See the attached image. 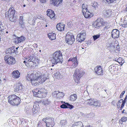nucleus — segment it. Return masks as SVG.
<instances>
[{
  "mask_svg": "<svg viewBox=\"0 0 127 127\" xmlns=\"http://www.w3.org/2000/svg\"><path fill=\"white\" fill-rule=\"evenodd\" d=\"M45 90L44 89H40L37 88L35 89L33 91L34 95L39 98H43L45 96Z\"/></svg>",
  "mask_w": 127,
  "mask_h": 127,
  "instance_id": "4",
  "label": "nucleus"
},
{
  "mask_svg": "<svg viewBox=\"0 0 127 127\" xmlns=\"http://www.w3.org/2000/svg\"><path fill=\"white\" fill-rule=\"evenodd\" d=\"M110 27H111V25H110V24L109 23L108 25H107L105 27V29H107Z\"/></svg>",
  "mask_w": 127,
  "mask_h": 127,
  "instance_id": "49",
  "label": "nucleus"
},
{
  "mask_svg": "<svg viewBox=\"0 0 127 127\" xmlns=\"http://www.w3.org/2000/svg\"><path fill=\"white\" fill-rule=\"evenodd\" d=\"M127 99V95L125 97V98L124 99V100H123V102H126V101Z\"/></svg>",
  "mask_w": 127,
  "mask_h": 127,
  "instance_id": "54",
  "label": "nucleus"
},
{
  "mask_svg": "<svg viewBox=\"0 0 127 127\" xmlns=\"http://www.w3.org/2000/svg\"><path fill=\"white\" fill-rule=\"evenodd\" d=\"M86 33L84 31L81 32L78 34L76 38V40L79 42H81L84 41L86 37Z\"/></svg>",
  "mask_w": 127,
  "mask_h": 127,
  "instance_id": "11",
  "label": "nucleus"
},
{
  "mask_svg": "<svg viewBox=\"0 0 127 127\" xmlns=\"http://www.w3.org/2000/svg\"><path fill=\"white\" fill-rule=\"evenodd\" d=\"M109 71L111 72L112 73L115 72L117 71L118 69L117 67L114 65H112L108 67Z\"/></svg>",
  "mask_w": 127,
  "mask_h": 127,
  "instance_id": "25",
  "label": "nucleus"
},
{
  "mask_svg": "<svg viewBox=\"0 0 127 127\" xmlns=\"http://www.w3.org/2000/svg\"><path fill=\"white\" fill-rule=\"evenodd\" d=\"M124 60H123V59H122V60L121 61V63L120 64V65H122L124 63Z\"/></svg>",
  "mask_w": 127,
  "mask_h": 127,
  "instance_id": "56",
  "label": "nucleus"
},
{
  "mask_svg": "<svg viewBox=\"0 0 127 127\" xmlns=\"http://www.w3.org/2000/svg\"><path fill=\"white\" fill-rule=\"evenodd\" d=\"M47 15L52 20L55 19V15L53 11L50 9H48L47 11Z\"/></svg>",
  "mask_w": 127,
  "mask_h": 127,
  "instance_id": "16",
  "label": "nucleus"
},
{
  "mask_svg": "<svg viewBox=\"0 0 127 127\" xmlns=\"http://www.w3.org/2000/svg\"><path fill=\"white\" fill-rule=\"evenodd\" d=\"M43 123V122L41 121V122H39L37 125V127H44L42 124Z\"/></svg>",
  "mask_w": 127,
  "mask_h": 127,
  "instance_id": "41",
  "label": "nucleus"
},
{
  "mask_svg": "<svg viewBox=\"0 0 127 127\" xmlns=\"http://www.w3.org/2000/svg\"><path fill=\"white\" fill-rule=\"evenodd\" d=\"M67 122L66 120H61L60 122V125L63 126H64L66 125L67 123Z\"/></svg>",
  "mask_w": 127,
  "mask_h": 127,
  "instance_id": "35",
  "label": "nucleus"
},
{
  "mask_svg": "<svg viewBox=\"0 0 127 127\" xmlns=\"http://www.w3.org/2000/svg\"><path fill=\"white\" fill-rule=\"evenodd\" d=\"M82 12H84L86 10H88V6L85 3L83 4L82 5Z\"/></svg>",
  "mask_w": 127,
  "mask_h": 127,
  "instance_id": "34",
  "label": "nucleus"
},
{
  "mask_svg": "<svg viewBox=\"0 0 127 127\" xmlns=\"http://www.w3.org/2000/svg\"><path fill=\"white\" fill-rule=\"evenodd\" d=\"M64 94L62 93H61L59 91L57 94V97L58 98H60L63 97L64 95Z\"/></svg>",
  "mask_w": 127,
  "mask_h": 127,
  "instance_id": "36",
  "label": "nucleus"
},
{
  "mask_svg": "<svg viewBox=\"0 0 127 127\" xmlns=\"http://www.w3.org/2000/svg\"><path fill=\"white\" fill-rule=\"evenodd\" d=\"M82 12L84 17L87 18L91 17L93 15L92 13L88 11V10H86V11H85L84 12Z\"/></svg>",
  "mask_w": 127,
  "mask_h": 127,
  "instance_id": "24",
  "label": "nucleus"
},
{
  "mask_svg": "<svg viewBox=\"0 0 127 127\" xmlns=\"http://www.w3.org/2000/svg\"><path fill=\"white\" fill-rule=\"evenodd\" d=\"M23 90V85L20 84L18 83L15 88L14 91L15 92L19 93L22 92Z\"/></svg>",
  "mask_w": 127,
  "mask_h": 127,
  "instance_id": "13",
  "label": "nucleus"
},
{
  "mask_svg": "<svg viewBox=\"0 0 127 127\" xmlns=\"http://www.w3.org/2000/svg\"><path fill=\"white\" fill-rule=\"evenodd\" d=\"M42 121L43 122L44 124L46 125V127H53L54 125V119L53 118L47 117L43 119Z\"/></svg>",
  "mask_w": 127,
  "mask_h": 127,
  "instance_id": "6",
  "label": "nucleus"
},
{
  "mask_svg": "<svg viewBox=\"0 0 127 127\" xmlns=\"http://www.w3.org/2000/svg\"><path fill=\"white\" fill-rule=\"evenodd\" d=\"M77 98L76 95V94H73L71 95L69 97V99L71 101H74Z\"/></svg>",
  "mask_w": 127,
  "mask_h": 127,
  "instance_id": "32",
  "label": "nucleus"
},
{
  "mask_svg": "<svg viewBox=\"0 0 127 127\" xmlns=\"http://www.w3.org/2000/svg\"><path fill=\"white\" fill-rule=\"evenodd\" d=\"M62 76L59 72H57L54 74V77L57 79H59L62 77Z\"/></svg>",
  "mask_w": 127,
  "mask_h": 127,
  "instance_id": "31",
  "label": "nucleus"
},
{
  "mask_svg": "<svg viewBox=\"0 0 127 127\" xmlns=\"http://www.w3.org/2000/svg\"><path fill=\"white\" fill-rule=\"evenodd\" d=\"M63 0H52V3H53L55 5H56L57 4L58 5L59 4L61 3Z\"/></svg>",
  "mask_w": 127,
  "mask_h": 127,
  "instance_id": "33",
  "label": "nucleus"
},
{
  "mask_svg": "<svg viewBox=\"0 0 127 127\" xmlns=\"http://www.w3.org/2000/svg\"><path fill=\"white\" fill-rule=\"evenodd\" d=\"M82 124L81 122H79L75 123L71 127H82Z\"/></svg>",
  "mask_w": 127,
  "mask_h": 127,
  "instance_id": "29",
  "label": "nucleus"
},
{
  "mask_svg": "<svg viewBox=\"0 0 127 127\" xmlns=\"http://www.w3.org/2000/svg\"><path fill=\"white\" fill-rule=\"evenodd\" d=\"M86 127H93V126H91V125H89L87 126Z\"/></svg>",
  "mask_w": 127,
  "mask_h": 127,
  "instance_id": "61",
  "label": "nucleus"
},
{
  "mask_svg": "<svg viewBox=\"0 0 127 127\" xmlns=\"http://www.w3.org/2000/svg\"><path fill=\"white\" fill-rule=\"evenodd\" d=\"M127 120V118L125 117H122L121 119V121L123 122H126Z\"/></svg>",
  "mask_w": 127,
  "mask_h": 127,
  "instance_id": "43",
  "label": "nucleus"
},
{
  "mask_svg": "<svg viewBox=\"0 0 127 127\" xmlns=\"http://www.w3.org/2000/svg\"><path fill=\"white\" fill-rule=\"evenodd\" d=\"M38 104H34L33 106L32 109V112L34 115L36 114L38 112L39 110Z\"/></svg>",
  "mask_w": 127,
  "mask_h": 127,
  "instance_id": "26",
  "label": "nucleus"
},
{
  "mask_svg": "<svg viewBox=\"0 0 127 127\" xmlns=\"http://www.w3.org/2000/svg\"><path fill=\"white\" fill-rule=\"evenodd\" d=\"M125 111V110L124 109L122 111V113H125V114H126V112H124V111Z\"/></svg>",
  "mask_w": 127,
  "mask_h": 127,
  "instance_id": "60",
  "label": "nucleus"
},
{
  "mask_svg": "<svg viewBox=\"0 0 127 127\" xmlns=\"http://www.w3.org/2000/svg\"><path fill=\"white\" fill-rule=\"evenodd\" d=\"M12 74L13 75V77L14 78H18L19 77L20 73L18 71H13Z\"/></svg>",
  "mask_w": 127,
  "mask_h": 127,
  "instance_id": "27",
  "label": "nucleus"
},
{
  "mask_svg": "<svg viewBox=\"0 0 127 127\" xmlns=\"http://www.w3.org/2000/svg\"><path fill=\"white\" fill-rule=\"evenodd\" d=\"M95 72L98 75H102L103 70L100 66L96 67L95 69Z\"/></svg>",
  "mask_w": 127,
  "mask_h": 127,
  "instance_id": "18",
  "label": "nucleus"
},
{
  "mask_svg": "<svg viewBox=\"0 0 127 127\" xmlns=\"http://www.w3.org/2000/svg\"><path fill=\"white\" fill-rule=\"evenodd\" d=\"M64 24L63 23H59L56 26L57 29L59 31H62L64 30Z\"/></svg>",
  "mask_w": 127,
  "mask_h": 127,
  "instance_id": "22",
  "label": "nucleus"
},
{
  "mask_svg": "<svg viewBox=\"0 0 127 127\" xmlns=\"http://www.w3.org/2000/svg\"><path fill=\"white\" fill-rule=\"evenodd\" d=\"M5 61L9 65H13L15 64L16 61L15 58L11 56H9L7 55L5 56L4 58Z\"/></svg>",
  "mask_w": 127,
  "mask_h": 127,
  "instance_id": "8",
  "label": "nucleus"
},
{
  "mask_svg": "<svg viewBox=\"0 0 127 127\" xmlns=\"http://www.w3.org/2000/svg\"><path fill=\"white\" fill-rule=\"evenodd\" d=\"M84 73V72H81L79 69H76L75 70L73 76L74 81L76 83H79L80 78L82 76Z\"/></svg>",
  "mask_w": 127,
  "mask_h": 127,
  "instance_id": "5",
  "label": "nucleus"
},
{
  "mask_svg": "<svg viewBox=\"0 0 127 127\" xmlns=\"http://www.w3.org/2000/svg\"><path fill=\"white\" fill-rule=\"evenodd\" d=\"M103 20L102 19H98L95 23V27L96 28H98L100 27L103 25Z\"/></svg>",
  "mask_w": 127,
  "mask_h": 127,
  "instance_id": "20",
  "label": "nucleus"
},
{
  "mask_svg": "<svg viewBox=\"0 0 127 127\" xmlns=\"http://www.w3.org/2000/svg\"><path fill=\"white\" fill-rule=\"evenodd\" d=\"M22 5L24 7H25L26 6V5L25 4H22Z\"/></svg>",
  "mask_w": 127,
  "mask_h": 127,
  "instance_id": "62",
  "label": "nucleus"
},
{
  "mask_svg": "<svg viewBox=\"0 0 127 127\" xmlns=\"http://www.w3.org/2000/svg\"><path fill=\"white\" fill-rule=\"evenodd\" d=\"M28 61H27V62L26 61V60H25L24 61H23V63H25V65H26V63H28Z\"/></svg>",
  "mask_w": 127,
  "mask_h": 127,
  "instance_id": "59",
  "label": "nucleus"
},
{
  "mask_svg": "<svg viewBox=\"0 0 127 127\" xmlns=\"http://www.w3.org/2000/svg\"><path fill=\"white\" fill-rule=\"evenodd\" d=\"M59 91H54V92L53 93H52V94L53 95H56V96H57V93H58V92H59Z\"/></svg>",
  "mask_w": 127,
  "mask_h": 127,
  "instance_id": "51",
  "label": "nucleus"
},
{
  "mask_svg": "<svg viewBox=\"0 0 127 127\" xmlns=\"http://www.w3.org/2000/svg\"><path fill=\"white\" fill-rule=\"evenodd\" d=\"M66 40L67 43L69 44H72L75 40V39L72 34H70L68 33L66 35Z\"/></svg>",
  "mask_w": 127,
  "mask_h": 127,
  "instance_id": "10",
  "label": "nucleus"
},
{
  "mask_svg": "<svg viewBox=\"0 0 127 127\" xmlns=\"http://www.w3.org/2000/svg\"><path fill=\"white\" fill-rule=\"evenodd\" d=\"M3 29L4 28L3 26L2 23L0 21V32H2V31L3 30Z\"/></svg>",
  "mask_w": 127,
  "mask_h": 127,
  "instance_id": "39",
  "label": "nucleus"
},
{
  "mask_svg": "<svg viewBox=\"0 0 127 127\" xmlns=\"http://www.w3.org/2000/svg\"><path fill=\"white\" fill-rule=\"evenodd\" d=\"M126 10L127 11V7H126Z\"/></svg>",
  "mask_w": 127,
  "mask_h": 127,
  "instance_id": "64",
  "label": "nucleus"
},
{
  "mask_svg": "<svg viewBox=\"0 0 127 127\" xmlns=\"http://www.w3.org/2000/svg\"><path fill=\"white\" fill-rule=\"evenodd\" d=\"M8 102L13 105H18L20 103V98L15 95H13L8 97Z\"/></svg>",
  "mask_w": 127,
  "mask_h": 127,
  "instance_id": "3",
  "label": "nucleus"
},
{
  "mask_svg": "<svg viewBox=\"0 0 127 127\" xmlns=\"http://www.w3.org/2000/svg\"><path fill=\"white\" fill-rule=\"evenodd\" d=\"M68 61H72L73 63V64H72L71 68H75L78 65V62L77 60V58L76 57L74 58H70Z\"/></svg>",
  "mask_w": 127,
  "mask_h": 127,
  "instance_id": "14",
  "label": "nucleus"
},
{
  "mask_svg": "<svg viewBox=\"0 0 127 127\" xmlns=\"http://www.w3.org/2000/svg\"><path fill=\"white\" fill-rule=\"evenodd\" d=\"M33 57L32 56H30L29 58H28L26 59V61L27 62V61H33V60H33Z\"/></svg>",
  "mask_w": 127,
  "mask_h": 127,
  "instance_id": "40",
  "label": "nucleus"
},
{
  "mask_svg": "<svg viewBox=\"0 0 127 127\" xmlns=\"http://www.w3.org/2000/svg\"><path fill=\"white\" fill-rule=\"evenodd\" d=\"M47 0H39L42 3H44L46 2Z\"/></svg>",
  "mask_w": 127,
  "mask_h": 127,
  "instance_id": "52",
  "label": "nucleus"
},
{
  "mask_svg": "<svg viewBox=\"0 0 127 127\" xmlns=\"http://www.w3.org/2000/svg\"><path fill=\"white\" fill-rule=\"evenodd\" d=\"M19 24L21 25V26L22 28L24 27L23 25L24 24V19L22 16H20L19 18Z\"/></svg>",
  "mask_w": 127,
  "mask_h": 127,
  "instance_id": "28",
  "label": "nucleus"
},
{
  "mask_svg": "<svg viewBox=\"0 0 127 127\" xmlns=\"http://www.w3.org/2000/svg\"><path fill=\"white\" fill-rule=\"evenodd\" d=\"M5 15L6 16L8 17L11 21L15 22L17 21V16L15 14V10L13 8H10L8 12L5 13Z\"/></svg>",
  "mask_w": 127,
  "mask_h": 127,
  "instance_id": "2",
  "label": "nucleus"
},
{
  "mask_svg": "<svg viewBox=\"0 0 127 127\" xmlns=\"http://www.w3.org/2000/svg\"><path fill=\"white\" fill-rule=\"evenodd\" d=\"M97 3L96 2H95L91 4V6L95 8V9H96L97 8Z\"/></svg>",
  "mask_w": 127,
  "mask_h": 127,
  "instance_id": "38",
  "label": "nucleus"
},
{
  "mask_svg": "<svg viewBox=\"0 0 127 127\" xmlns=\"http://www.w3.org/2000/svg\"><path fill=\"white\" fill-rule=\"evenodd\" d=\"M85 103H86L87 105H93L96 107H100V102L94 99H90L86 101L85 100Z\"/></svg>",
  "mask_w": 127,
  "mask_h": 127,
  "instance_id": "7",
  "label": "nucleus"
},
{
  "mask_svg": "<svg viewBox=\"0 0 127 127\" xmlns=\"http://www.w3.org/2000/svg\"><path fill=\"white\" fill-rule=\"evenodd\" d=\"M25 39V38L23 36L20 37H17L15 38L14 42L16 43H18L24 41Z\"/></svg>",
  "mask_w": 127,
  "mask_h": 127,
  "instance_id": "21",
  "label": "nucleus"
},
{
  "mask_svg": "<svg viewBox=\"0 0 127 127\" xmlns=\"http://www.w3.org/2000/svg\"><path fill=\"white\" fill-rule=\"evenodd\" d=\"M122 27L124 28H126L127 27V24H124L122 25Z\"/></svg>",
  "mask_w": 127,
  "mask_h": 127,
  "instance_id": "53",
  "label": "nucleus"
},
{
  "mask_svg": "<svg viewBox=\"0 0 127 127\" xmlns=\"http://www.w3.org/2000/svg\"><path fill=\"white\" fill-rule=\"evenodd\" d=\"M107 2L109 3H112L113 2L116 0H105Z\"/></svg>",
  "mask_w": 127,
  "mask_h": 127,
  "instance_id": "48",
  "label": "nucleus"
},
{
  "mask_svg": "<svg viewBox=\"0 0 127 127\" xmlns=\"http://www.w3.org/2000/svg\"><path fill=\"white\" fill-rule=\"evenodd\" d=\"M112 11L111 10H104L103 12V14L105 17H108L111 15Z\"/></svg>",
  "mask_w": 127,
  "mask_h": 127,
  "instance_id": "19",
  "label": "nucleus"
},
{
  "mask_svg": "<svg viewBox=\"0 0 127 127\" xmlns=\"http://www.w3.org/2000/svg\"><path fill=\"white\" fill-rule=\"evenodd\" d=\"M19 47L16 48L15 47L12 46L9 48L7 51V53L10 54L13 53H17L18 52V49Z\"/></svg>",
  "mask_w": 127,
  "mask_h": 127,
  "instance_id": "17",
  "label": "nucleus"
},
{
  "mask_svg": "<svg viewBox=\"0 0 127 127\" xmlns=\"http://www.w3.org/2000/svg\"><path fill=\"white\" fill-rule=\"evenodd\" d=\"M122 59V58H119L117 59V61H116L118 62L120 64L121 63V61Z\"/></svg>",
  "mask_w": 127,
  "mask_h": 127,
  "instance_id": "46",
  "label": "nucleus"
},
{
  "mask_svg": "<svg viewBox=\"0 0 127 127\" xmlns=\"http://www.w3.org/2000/svg\"><path fill=\"white\" fill-rule=\"evenodd\" d=\"M100 37L99 35H94L93 36V38L94 40H95L98 38Z\"/></svg>",
  "mask_w": 127,
  "mask_h": 127,
  "instance_id": "45",
  "label": "nucleus"
},
{
  "mask_svg": "<svg viewBox=\"0 0 127 127\" xmlns=\"http://www.w3.org/2000/svg\"><path fill=\"white\" fill-rule=\"evenodd\" d=\"M36 65V64L34 60H33V61H28V62L26 64V65L29 68L31 67H34Z\"/></svg>",
  "mask_w": 127,
  "mask_h": 127,
  "instance_id": "23",
  "label": "nucleus"
},
{
  "mask_svg": "<svg viewBox=\"0 0 127 127\" xmlns=\"http://www.w3.org/2000/svg\"><path fill=\"white\" fill-rule=\"evenodd\" d=\"M52 62L53 64H56L57 63L63 61V58L62 53L60 51L55 52L53 54Z\"/></svg>",
  "mask_w": 127,
  "mask_h": 127,
  "instance_id": "1",
  "label": "nucleus"
},
{
  "mask_svg": "<svg viewBox=\"0 0 127 127\" xmlns=\"http://www.w3.org/2000/svg\"><path fill=\"white\" fill-rule=\"evenodd\" d=\"M67 108H68L70 109H71L72 108L73 106V105H70V104L68 103H66V105Z\"/></svg>",
  "mask_w": 127,
  "mask_h": 127,
  "instance_id": "42",
  "label": "nucleus"
},
{
  "mask_svg": "<svg viewBox=\"0 0 127 127\" xmlns=\"http://www.w3.org/2000/svg\"><path fill=\"white\" fill-rule=\"evenodd\" d=\"M48 35L49 39L51 40H54L56 38V34L55 33H50Z\"/></svg>",
  "mask_w": 127,
  "mask_h": 127,
  "instance_id": "30",
  "label": "nucleus"
},
{
  "mask_svg": "<svg viewBox=\"0 0 127 127\" xmlns=\"http://www.w3.org/2000/svg\"><path fill=\"white\" fill-rule=\"evenodd\" d=\"M123 102V99H121L120 100L118 101V103H121V102Z\"/></svg>",
  "mask_w": 127,
  "mask_h": 127,
  "instance_id": "57",
  "label": "nucleus"
},
{
  "mask_svg": "<svg viewBox=\"0 0 127 127\" xmlns=\"http://www.w3.org/2000/svg\"><path fill=\"white\" fill-rule=\"evenodd\" d=\"M36 20V18H34L33 19V20H32V23H31V21H28V23H29L30 24H33L35 22V20Z\"/></svg>",
  "mask_w": 127,
  "mask_h": 127,
  "instance_id": "47",
  "label": "nucleus"
},
{
  "mask_svg": "<svg viewBox=\"0 0 127 127\" xmlns=\"http://www.w3.org/2000/svg\"><path fill=\"white\" fill-rule=\"evenodd\" d=\"M64 103H65V104H63L62 105H61L60 107L61 108H66L67 107V106L66 105V103H65V102H64Z\"/></svg>",
  "mask_w": 127,
  "mask_h": 127,
  "instance_id": "44",
  "label": "nucleus"
},
{
  "mask_svg": "<svg viewBox=\"0 0 127 127\" xmlns=\"http://www.w3.org/2000/svg\"><path fill=\"white\" fill-rule=\"evenodd\" d=\"M119 31L117 29H113L112 32V37L114 38L119 37Z\"/></svg>",
  "mask_w": 127,
  "mask_h": 127,
  "instance_id": "15",
  "label": "nucleus"
},
{
  "mask_svg": "<svg viewBox=\"0 0 127 127\" xmlns=\"http://www.w3.org/2000/svg\"><path fill=\"white\" fill-rule=\"evenodd\" d=\"M40 74L39 72L37 73L36 77L38 78L40 83H42L44 82L46 79V76L45 74L40 75Z\"/></svg>",
  "mask_w": 127,
  "mask_h": 127,
  "instance_id": "12",
  "label": "nucleus"
},
{
  "mask_svg": "<svg viewBox=\"0 0 127 127\" xmlns=\"http://www.w3.org/2000/svg\"><path fill=\"white\" fill-rule=\"evenodd\" d=\"M43 103L44 105L46 106L50 103V102L47 99L44 101Z\"/></svg>",
  "mask_w": 127,
  "mask_h": 127,
  "instance_id": "37",
  "label": "nucleus"
},
{
  "mask_svg": "<svg viewBox=\"0 0 127 127\" xmlns=\"http://www.w3.org/2000/svg\"><path fill=\"white\" fill-rule=\"evenodd\" d=\"M125 91H123L122 93H121V94L120 95V98H121L123 96V95L124 94V93H125Z\"/></svg>",
  "mask_w": 127,
  "mask_h": 127,
  "instance_id": "50",
  "label": "nucleus"
},
{
  "mask_svg": "<svg viewBox=\"0 0 127 127\" xmlns=\"http://www.w3.org/2000/svg\"><path fill=\"white\" fill-rule=\"evenodd\" d=\"M123 108H121V107H120V110H122V109H123Z\"/></svg>",
  "mask_w": 127,
  "mask_h": 127,
  "instance_id": "63",
  "label": "nucleus"
},
{
  "mask_svg": "<svg viewBox=\"0 0 127 127\" xmlns=\"http://www.w3.org/2000/svg\"><path fill=\"white\" fill-rule=\"evenodd\" d=\"M67 25H68L69 27H71L70 23V22H69L68 23Z\"/></svg>",
  "mask_w": 127,
  "mask_h": 127,
  "instance_id": "58",
  "label": "nucleus"
},
{
  "mask_svg": "<svg viewBox=\"0 0 127 127\" xmlns=\"http://www.w3.org/2000/svg\"><path fill=\"white\" fill-rule=\"evenodd\" d=\"M125 103V102H122V103L121 105V108H123V107H124V106Z\"/></svg>",
  "mask_w": 127,
  "mask_h": 127,
  "instance_id": "55",
  "label": "nucleus"
},
{
  "mask_svg": "<svg viewBox=\"0 0 127 127\" xmlns=\"http://www.w3.org/2000/svg\"><path fill=\"white\" fill-rule=\"evenodd\" d=\"M32 76V74L31 75L30 74H28L27 77V79L29 81H31L32 85L34 86H37L39 83L38 79V78L36 77V79L34 78H31V77Z\"/></svg>",
  "mask_w": 127,
  "mask_h": 127,
  "instance_id": "9",
  "label": "nucleus"
}]
</instances>
